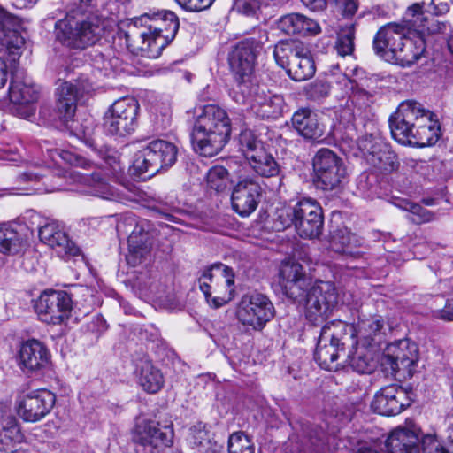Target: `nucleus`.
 <instances>
[{
    "instance_id": "1",
    "label": "nucleus",
    "mask_w": 453,
    "mask_h": 453,
    "mask_svg": "<svg viewBox=\"0 0 453 453\" xmlns=\"http://www.w3.org/2000/svg\"><path fill=\"white\" fill-rule=\"evenodd\" d=\"M73 8L55 23L56 40L71 49H84L94 44L117 16V0H71Z\"/></svg>"
},
{
    "instance_id": "2",
    "label": "nucleus",
    "mask_w": 453,
    "mask_h": 453,
    "mask_svg": "<svg viewBox=\"0 0 453 453\" xmlns=\"http://www.w3.org/2000/svg\"><path fill=\"white\" fill-rule=\"evenodd\" d=\"M389 127L392 137L403 145L432 146L441 136L437 116L413 100L400 104L389 118Z\"/></svg>"
},
{
    "instance_id": "3",
    "label": "nucleus",
    "mask_w": 453,
    "mask_h": 453,
    "mask_svg": "<svg viewBox=\"0 0 453 453\" xmlns=\"http://www.w3.org/2000/svg\"><path fill=\"white\" fill-rule=\"evenodd\" d=\"M56 157L73 166L93 170L90 175L76 172L70 174L74 182L80 183L87 188L86 192L105 200L119 202L123 200L121 192L110 185L103 177L104 175L109 179L119 180L124 167L118 157L108 155L102 157L101 163H97L94 159L87 158L71 150H55L51 157L56 160Z\"/></svg>"
},
{
    "instance_id": "4",
    "label": "nucleus",
    "mask_w": 453,
    "mask_h": 453,
    "mask_svg": "<svg viewBox=\"0 0 453 453\" xmlns=\"http://www.w3.org/2000/svg\"><path fill=\"white\" fill-rule=\"evenodd\" d=\"M230 132V119L226 111L216 104H206L201 108L193 126L194 150L201 156L213 157L226 145Z\"/></svg>"
},
{
    "instance_id": "5",
    "label": "nucleus",
    "mask_w": 453,
    "mask_h": 453,
    "mask_svg": "<svg viewBox=\"0 0 453 453\" xmlns=\"http://www.w3.org/2000/svg\"><path fill=\"white\" fill-rule=\"evenodd\" d=\"M324 218L320 204L312 198H302L294 205L282 207L277 211L273 227L282 231L294 226L300 237L314 239L323 230Z\"/></svg>"
},
{
    "instance_id": "6",
    "label": "nucleus",
    "mask_w": 453,
    "mask_h": 453,
    "mask_svg": "<svg viewBox=\"0 0 453 453\" xmlns=\"http://www.w3.org/2000/svg\"><path fill=\"white\" fill-rule=\"evenodd\" d=\"M353 332V326L342 320H333L322 327L314 353V359L322 369H338L337 360L344 357L346 346L355 345Z\"/></svg>"
},
{
    "instance_id": "7",
    "label": "nucleus",
    "mask_w": 453,
    "mask_h": 453,
    "mask_svg": "<svg viewBox=\"0 0 453 453\" xmlns=\"http://www.w3.org/2000/svg\"><path fill=\"white\" fill-rule=\"evenodd\" d=\"M170 19L169 33L162 35L163 27L150 26L149 27L139 28L138 21H131L125 32L127 46L135 55L148 58H158L162 50L174 39L178 32V25L172 14H167Z\"/></svg>"
},
{
    "instance_id": "8",
    "label": "nucleus",
    "mask_w": 453,
    "mask_h": 453,
    "mask_svg": "<svg viewBox=\"0 0 453 453\" xmlns=\"http://www.w3.org/2000/svg\"><path fill=\"white\" fill-rule=\"evenodd\" d=\"M230 95L236 103L247 105L262 119L280 118L286 107L282 96L266 91L265 87L256 83L235 85Z\"/></svg>"
},
{
    "instance_id": "9",
    "label": "nucleus",
    "mask_w": 453,
    "mask_h": 453,
    "mask_svg": "<svg viewBox=\"0 0 453 453\" xmlns=\"http://www.w3.org/2000/svg\"><path fill=\"white\" fill-rule=\"evenodd\" d=\"M199 287L210 305L219 308L234 298V273L226 265L219 264L203 271Z\"/></svg>"
},
{
    "instance_id": "10",
    "label": "nucleus",
    "mask_w": 453,
    "mask_h": 453,
    "mask_svg": "<svg viewBox=\"0 0 453 453\" xmlns=\"http://www.w3.org/2000/svg\"><path fill=\"white\" fill-rule=\"evenodd\" d=\"M312 165L315 184L322 190L337 189L348 179V171L343 160L327 148L317 151L312 159Z\"/></svg>"
},
{
    "instance_id": "11",
    "label": "nucleus",
    "mask_w": 453,
    "mask_h": 453,
    "mask_svg": "<svg viewBox=\"0 0 453 453\" xmlns=\"http://www.w3.org/2000/svg\"><path fill=\"white\" fill-rule=\"evenodd\" d=\"M338 295L334 285L330 281L311 280L303 299L296 300L305 305V315L313 324L324 321L337 304Z\"/></svg>"
},
{
    "instance_id": "12",
    "label": "nucleus",
    "mask_w": 453,
    "mask_h": 453,
    "mask_svg": "<svg viewBox=\"0 0 453 453\" xmlns=\"http://www.w3.org/2000/svg\"><path fill=\"white\" fill-rule=\"evenodd\" d=\"M25 44V39L20 35L19 25L0 6V52L4 60L0 58V88H4L7 81V64H15Z\"/></svg>"
},
{
    "instance_id": "13",
    "label": "nucleus",
    "mask_w": 453,
    "mask_h": 453,
    "mask_svg": "<svg viewBox=\"0 0 453 453\" xmlns=\"http://www.w3.org/2000/svg\"><path fill=\"white\" fill-rule=\"evenodd\" d=\"M178 148L171 142L157 139L148 142L135 156L134 166L141 173L155 174L173 166Z\"/></svg>"
},
{
    "instance_id": "14",
    "label": "nucleus",
    "mask_w": 453,
    "mask_h": 453,
    "mask_svg": "<svg viewBox=\"0 0 453 453\" xmlns=\"http://www.w3.org/2000/svg\"><path fill=\"white\" fill-rule=\"evenodd\" d=\"M138 102L131 96L116 100L104 116V129L112 135L125 136L134 132L138 127Z\"/></svg>"
},
{
    "instance_id": "15",
    "label": "nucleus",
    "mask_w": 453,
    "mask_h": 453,
    "mask_svg": "<svg viewBox=\"0 0 453 453\" xmlns=\"http://www.w3.org/2000/svg\"><path fill=\"white\" fill-rule=\"evenodd\" d=\"M116 230L119 234H127L132 230L127 240V264L134 267L145 261L151 248L149 234L145 231V221H138L134 215L127 213L119 217Z\"/></svg>"
},
{
    "instance_id": "16",
    "label": "nucleus",
    "mask_w": 453,
    "mask_h": 453,
    "mask_svg": "<svg viewBox=\"0 0 453 453\" xmlns=\"http://www.w3.org/2000/svg\"><path fill=\"white\" fill-rule=\"evenodd\" d=\"M240 150L248 160L251 168L258 175L265 178L280 174V168L264 143L257 138L251 130L245 129L239 135Z\"/></svg>"
},
{
    "instance_id": "17",
    "label": "nucleus",
    "mask_w": 453,
    "mask_h": 453,
    "mask_svg": "<svg viewBox=\"0 0 453 453\" xmlns=\"http://www.w3.org/2000/svg\"><path fill=\"white\" fill-rule=\"evenodd\" d=\"M275 310L270 299L260 293L242 296L236 309V318L243 326L260 331L274 317Z\"/></svg>"
},
{
    "instance_id": "18",
    "label": "nucleus",
    "mask_w": 453,
    "mask_h": 453,
    "mask_svg": "<svg viewBox=\"0 0 453 453\" xmlns=\"http://www.w3.org/2000/svg\"><path fill=\"white\" fill-rule=\"evenodd\" d=\"M35 311L38 319L43 323L65 324L71 316V296L62 290H44L35 301Z\"/></svg>"
},
{
    "instance_id": "19",
    "label": "nucleus",
    "mask_w": 453,
    "mask_h": 453,
    "mask_svg": "<svg viewBox=\"0 0 453 453\" xmlns=\"http://www.w3.org/2000/svg\"><path fill=\"white\" fill-rule=\"evenodd\" d=\"M364 159L381 173H391L400 165L396 154L379 136L366 134L357 141Z\"/></svg>"
},
{
    "instance_id": "20",
    "label": "nucleus",
    "mask_w": 453,
    "mask_h": 453,
    "mask_svg": "<svg viewBox=\"0 0 453 453\" xmlns=\"http://www.w3.org/2000/svg\"><path fill=\"white\" fill-rule=\"evenodd\" d=\"M260 50V42L255 38L242 40L233 48L228 56V62L236 85L254 83L252 75Z\"/></svg>"
},
{
    "instance_id": "21",
    "label": "nucleus",
    "mask_w": 453,
    "mask_h": 453,
    "mask_svg": "<svg viewBox=\"0 0 453 453\" xmlns=\"http://www.w3.org/2000/svg\"><path fill=\"white\" fill-rule=\"evenodd\" d=\"M418 361V349L409 339H401L387 345L381 365L392 374L403 371L408 375L415 372Z\"/></svg>"
},
{
    "instance_id": "22",
    "label": "nucleus",
    "mask_w": 453,
    "mask_h": 453,
    "mask_svg": "<svg viewBox=\"0 0 453 453\" xmlns=\"http://www.w3.org/2000/svg\"><path fill=\"white\" fill-rule=\"evenodd\" d=\"M55 395L44 388L29 391L19 396L17 411L26 422L35 423L44 418L55 405Z\"/></svg>"
},
{
    "instance_id": "23",
    "label": "nucleus",
    "mask_w": 453,
    "mask_h": 453,
    "mask_svg": "<svg viewBox=\"0 0 453 453\" xmlns=\"http://www.w3.org/2000/svg\"><path fill=\"white\" fill-rule=\"evenodd\" d=\"M93 90V86L87 80H77L75 83L62 82L56 88V108L58 118L68 122L74 116L77 103L85 95Z\"/></svg>"
},
{
    "instance_id": "24",
    "label": "nucleus",
    "mask_w": 453,
    "mask_h": 453,
    "mask_svg": "<svg viewBox=\"0 0 453 453\" xmlns=\"http://www.w3.org/2000/svg\"><path fill=\"white\" fill-rule=\"evenodd\" d=\"M279 276L285 295L294 301L303 298L312 280L303 265L293 259H286L281 263Z\"/></svg>"
},
{
    "instance_id": "25",
    "label": "nucleus",
    "mask_w": 453,
    "mask_h": 453,
    "mask_svg": "<svg viewBox=\"0 0 453 453\" xmlns=\"http://www.w3.org/2000/svg\"><path fill=\"white\" fill-rule=\"evenodd\" d=\"M411 404L407 393L395 384L380 388L371 403L372 411L383 416L399 414Z\"/></svg>"
},
{
    "instance_id": "26",
    "label": "nucleus",
    "mask_w": 453,
    "mask_h": 453,
    "mask_svg": "<svg viewBox=\"0 0 453 453\" xmlns=\"http://www.w3.org/2000/svg\"><path fill=\"white\" fill-rule=\"evenodd\" d=\"M408 34L398 23H388L382 27L373 38V50L376 55L391 63L395 54L403 45Z\"/></svg>"
},
{
    "instance_id": "27",
    "label": "nucleus",
    "mask_w": 453,
    "mask_h": 453,
    "mask_svg": "<svg viewBox=\"0 0 453 453\" xmlns=\"http://www.w3.org/2000/svg\"><path fill=\"white\" fill-rule=\"evenodd\" d=\"M8 96L10 101L17 105V113L21 118L30 119L35 115V103L39 98V92L34 84L15 76L11 81Z\"/></svg>"
},
{
    "instance_id": "28",
    "label": "nucleus",
    "mask_w": 453,
    "mask_h": 453,
    "mask_svg": "<svg viewBox=\"0 0 453 453\" xmlns=\"http://www.w3.org/2000/svg\"><path fill=\"white\" fill-rule=\"evenodd\" d=\"M260 196V185L251 179H243L234 187L232 207L240 216L247 217L257 209Z\"/></svg>"
},
{
    "instance_id": "29",
    "label": "nucleus",
    "mask_w": 453,
    "mask_h": 453,
    "mask_svg": "<svg viewBox=\"0 0 453 453\" xmlns=\"http://www.w3.org/2000/svg\"><path fill=\"white\" fill-rule=\"evenodd\" d=\"M39 238L42 242L55 250L60 257L76 256L79 253V249L69 239L64 226L59 222L50 221L41 226Z\"/></svg>"
},
{
    "instance_id": "30",
    "label": "nucleus",
    "mask_w": 453,
    "mask_h": 453,
    "mask_svg": "<svg viewBox=\"0 0 453 453\" xmlns=\"http://www.w3.org/2000/svg\"><path fill=\"white\" fill-rule=\"evenodd\" d=\"M18 360L19 366L25 372H37L49 364L50 353L42 342L30 339L21 343Z\"/></svg>"
},
{
    "instance_id": "31",
    "label": "nucleus",
    "mask_w": 453,
    "mask_h": 453,
    "mask_svg": "<svg viewBox=\"0 0 453 453\" xmlns=\"http://www.w3.org/2000/svg\"><path fill=\"white\" fill-rule=\"evenodd\" d=\"M354 329L352 335L356 344H365L368 347L378 348L384 334V319L381 316L375 315L360 319Z\"/></svg>"
},
{
    "instance_id": "32",
    "label": "nucleus",
    "mask_w": 453,
    "mask_h": 453,
    "mask_svg": "<svg viewBox=\"0 0 453 453\" xmlns=\"http://www.w3.org/2000/svg\"><path fill=\"white\" fill-rule=\"evenodd\" d=\"M376 348L365 344L346 346V352L342 363L349 365L358 373H370L375 367L374 353Z\"/></svg>"
},
{
    "instance_id": "33",
    "label": "nucleus",
    "mask_w": 453,
    "mask_h": 453,
    "mask_svg": "<svg viewBox=\"0 0 453 453\" xmlns=\"http://www.w3.org/2000/svg\"><path fill=\"white\" fill-rule=\"evenodd\" d=\"M136 430L139 443L151 452L172 443V433L166 427L163 431L155 421H144L137 425Z\"/></svg>"
},
{
    "instance_id": "34",
    "label": "nucleus",
    "mask_w": 453,
    "mask_h": 453,
    "mask_svg": "<svg viewBox=\"0 0 453 453\" xmlns=\"http://www.w3.org/2000/svg\"><path fill=\"white\" fill-rule=\"evenodd\" d=\"M421 437L415 430L397 427L385 441L388 453H420L418 441Z\"/></svg>"
},
{
    "instance_id": "35",
    "label": "nucleus",
    "mask_w": 453,
    "mask_h": 453,
    "mask_svg": "<svg viewBox=\"0 0 453 453\" xmlns=\"http://www.w3.org/2000/svg\"><path fill=\"white\" fill-rule=\"evenodd\" d=\"M293 127L305 139L319 140L324 135V126L318 114L308 108L297 110L291 119Z\"/></svg>"
},
{
    "instance_id": "36",
    "label": "nucleus",
    "mask_w": 453,
    "mask_h": 453,
    "mask_svg": "<svg viewBox=\"0 0 453 453\" xmlns=\"http://www.w3.org/2000/svg\"><path fill=\"white\" fill-rule=\"evenodd\" d=\"M135 374L139 385L148 393L155 394L164 386L165 380L160 370L146 357L136 362Z\"/></svg>"
},
{
    "instance_id": "37",
    "label": "nucleus",
    "mask_w": 453,
    "mask_h": 453,
    "mask_svg": "<svg viewBox=\"0 0 453 453\" xmlns=\"http://www.w3.org/2000/svg\"><path fill=\"white\" fill-rule=\"evenodd\" d=\"M277 27L287 35H317L320 31L317 21L300 13H289L280 17Z\"/></svg>"
},
{
    "instance_id": "38",
    "label": "nucleus",
    "mask_w": 453,
    "mask_h": 453,
    "mask_svg": "<svg viewBox=\"0 0 453 453\" xmlns=\"http://www.w3.org/2000/svg\"><path fill=\"white\" fill-rule=\"evenodd\" d=\"M426 39L422 36L407 35L403 45L400 46L391 63L402 66H410L415 64L426 51Z\"/></svg>"
},
{
    "instance_id": "39",
    "label": "nucleus",
    "mask_w": 453,
    "mask_h": 453,
    "mask_svg": "<svg viewBox=\"0 0 453 453\" xmlns=\"http://www.w3.org/2000/svg\"><path fill=\"white\" fill-rule=\"evenodd\" d=\"M27 247L24 235L12 224L0 226V253L8 256L21 254Z\"/></svg>"
},
{
    "instance_id": "40",
    "label": "nucleus",
    "mask_w": 453,
    "mask_h": 453,
    "mask_svg": "<svg viewBox=\"0 0 453 453\" xmlns=\"http://www.w3.org/2000/svg\"><path fill=\"white\" fill-rule=\"evenodd\" d=\"M23 438L17 419L12 415L3 416L0 422V451L13 452Z\"/></svg>"
},
{
    "instance_id": "41",
    "label": "nucleus",
    "mask_w": 453,
    "mask_h": 453,
    "mask_svg": "<svg viewBox=\"0 0 453 453\" xmlns=\"http://www.w3.org/2000/svg\"><path fill=\"white\" fill-rule=\"evenodd\" d=\"M286 71L292 80L303 81L313 76L316 67L311 54L302 47L299 52L296 53V57Z\"/></svg>"
},
{
    "instance_id": "42",
    "label": "nucleus",
    "mask_w": 453,
    "mask_h": 453,
    "mask_svg": "<svg viewBox=\"0 0 453 453\" xmlns=\"http://www.w3.org/2000/svg\"><path fill=\"white\" fill-rule=\"evenodd\" d=\"M335 83L344 89L353 88V81L345 74L331 70L326 80H317L311 86V95L315 97H325L328 96L332 85Z\"/></svg>"
},
{
    "instance_id": "43",
    "label": "nucleus",
    "mask_w": 453,
    "mask_h": 453,
    "mask_svg": "<svg viewBox=\"0 0 453 453\" xmlns=\"http://www.w3.org/2000/svg\"><path fill=\"white\" fill-rule=\"evenodd\" d=\"M359 245L360 242L356 234L350 233L347 228L335 231L330 239V249L332 250L355 257L360 254L354 250Z\"/></svg>"
},
{
    "instance_id": "44",
    "label": "nucleus",
    "mask_w": 453,
    "mask_h": 453,
    "mask_svg": "<svg viewBox=\"0 0 453 453\" xmlns=\"http://www.w3.org/2000/svg\"><path fill=\"white\" fill-rule=\"evenodd\" d=\"M134 286L141 295L148 297H156L163 290V286L158 280V273L151 269H146L138 273Z\"/></svg>"
},
{
    "instance_id": "45",
    "label": "nucleus",
    "mask_w": 453,
    "mask_h": 453,
    "mask_svg": "<svg viewBox=\"0 0 453 453\" xmlns=\"http://www.w3.org/2000/svg\"><path fill=\"white\" fill-rule=\"evenodd\" d=\"M90 65L97 74L109 77L119 72L120 60L119 58L111 56V54H104L97 50H94L90 54Z\"/></svg>"
},
{
    "instance_id": "46",
    "label": "nucleus",
    "mask_w": 453,
    "mask_h": 453,
    "mask_svg": "<svg viewBox=\"0 0 453 453\" xmlns=\"http://www.w3.org/2000/svg\"><path fill=\"white\" fill-rule=\"evenodd\" d=\"M423 10L420 4H414L404 12L400 25L402 27H404L408 35H419V30L425 26V21L427 17Z\"/></svg>"
},
{
    "instance_id": "47",
    "label": "nucleus",
    "mask_w": 453,
    "mask_h": 453,
    "mask_svg": "<svg viewBox=\"0 0 453 453\" xmlns=\"http://www.w3.org/2000/svg\"><path fill=\"white\" fill-rule=\"evenodd\" d=\"M301 49L302 46L293 41H280L274 45L273 52L276 64L286 70Z\"/></svg>"
},
{
    "instance_id": "48",
    "label": "nucleus",
    "mask_w": 453,
    "mask_h": 453,
    "mask_svg": "<svg viewBox=\"0 0 453 453\" xmlns=\"http://www.w3.org/2000/svg\"><path fill=\"white\" fill-rule=\"evenodd\" d=\"M188 441L194 453H201L215 442L211 440L209 432L202 424L190 428Z\"/></svg>"
},
{
    "instance_id": "49",
    "label": "nucleus",
    "mask_w": 453,
    "mask_h": 453,
    "mask_svg": "<svg viewBox=\"0 0 453 453\" xmlns=\"http://www.w3.org/2000/svg\"><path fill=\"white\" fill-rule=\"evenodd\" d=\"M206 181L209 188L217 192H222L229 187L231 179L228 171L224 166L214 165L209 169Z\"/></svg>"
},
{
    "instance_id": "50",
    "label": "nucleus",
    "mask_w": 453,
    "mask_h": 453,
    "mask_svg": "<svg viewBox=\"0 0 453 453\" xmlns=\"http://www.w3.org/2000/svg\"><path fill=\"white\" fill-rule=\"evenodd\" d=\"M354 38L355 28L353 25L341 27L337 33L334 46L337 54L342 57L351 55L354 51Z\"/></svg>"
},
{
    "instance_id": "51",
    "label": "nucleus",
    "mask_w": 453,
    "mask_h": 453,
    "mask_svg": "<svg viewBox=\"0 0 453 453\" xmlns=\"http://www.w3.org/2000/svg\"><path fill=\"white\" fill-rule=\"evenodd\" d=\"M228 453H255L254 444L243 432L233 433L228 439Z\"/></svg>"
},
{
    "instance_id": "52",
    "label": "nucleus",
    "mask_w": 453,
    "mask_h": 453,
    "mask_svg": "<svg viewBox=\"0 0 453 453\" xmlns=\"http://www.w3.org/2000/svg\"><path fill=\"white\" fill-rule=\"evenodd\" d=\"M423 453H453L447 446L439 441L435 434H426L421 436Z\"/></svg>"
},
{
    "instance_id": "53",
    "label": "nucleus",
    "mask_w": 453,
    "mask_h": 453,
    "mask_svg": "<svg viewBox=\"0 0 453 453\" xmlns=\"http://www.w3.org/2000/svg\"><path fill=\"white\" fill-rule=\"evenodd\" d=\"M261 0H234V9L246 16H253L259 10Z\"/></svg>"
},
{
    "instance_id": "54",
    "label": "nucleus",
    "mask_w": 453,
    "mask_h": 453,
    "mask_svg": "<svg viewBox=\"0 0 453 453\" xmlns=\"http://www.w3.org/2000/svg\"><path fill=\"white\" fill-rule=\"evenodd\" d=\"M445 28L446 25L444 23L440 22L438 19L433 17V15H427L425 21V26H423L421 30H419V35L418 36H422L424 39H426V35L440 33Z\"/></svg>"
},
{
    "instance_id": "55",
    "label": "nucleus",
    "mask_w": 453,
    "mask_h": 453,
    "mask_svg": "<svg viewBox=\"0 0 453 453\" xmlns=\"http://www.w3.org/2000/svg\"><path fill=\"white\" fill-rule=\"evenodd\" d=\"M183 10L201 12L209 8L215 0H174Z\"/></svg>"
},
{
    "instance_id": "56",
    "label": "nucleus",
    "mask_w": 453,
    "mask_h": 453,
    "mask_svg": "<svg viewBox=\"0 0 453 453\" xmlns=\"http://www.w3.org/2000/svg\"><path fill=\"white\" fill-rule=\"evenodd\" d=\"M21 150H24L21 144H19V148L17 146H6L0 148V159L19 164L22 162Z\"/></svg>"
},
{
    "instance_id": "57",
    "label": "nucleus",
    "mask_w": 453,
    "mask_h": 453,
    "mask_svg": "<svg viewBox=\"0 0 453 453\" xmlns=\"http://www.w3.org/2000/svg\"><path fill=\"white\" fill-rule=\"evenodd\" d=\"M166 14H172L175 18L176 23L178 25V27H180V22L177 15L171 11L163 10L155 14V21L158 23L157 25H155L154 27H163V32H160L162 35H166L167 33H169V25H170V19H168V15Z\"/></svg>"
},
{
    "instance_id": "58",
    "label": "nucleus",
    "mask_w": 453,
    "mask_h": 453,
    "mask_svg": "<svg viewBox=\"0 0 453 453\" xmlns=\"http://www.w3.org/2000/svg\"><path fill=\"white\" fill-rule=\"evenodd\" d=\"M334 2L345 17H352L358 8L357 0H334Z\"/></svg>"
},
{
    "instance_id": "59",
    "label": "nucleus",
    "mask_w": 453,
    "mask_h": 453,
    "mask_svg": "<svg viewBox=\"0 0 453 453\" xmlns=\"http://www.w3.org/2000/svg\"><path fill=\"white\" fill-rule=\"evenodd\" d=\"M392 203L396 207L413 214H418L422 211V208L418 204L413 203L406 199L393 198Z\"/></svg>"
},
{
    "instance_id": "60",
    "label": "nucleus",
    "mask_w": 453,
    "mask_h": 453,
    "mask_svg": "<svg viewBox=\"0 0 453 453\" xmlns=\"http://www.w3.org/2000/svg\"><path fill=\"white\" fill-rule=\"evenodd\" d=\"M435 317L447 321H453V299L448 300L441 310H438Z\"/></svg>"
},
{
    "instance_id": "61",
    "label": "nucleus",
    "mask_w": 453,
    "mask_h": 453,
    "mask_svg": "<svg viewBox=\"0 0 453 453\" xmlns=\"http://www.w3.org/2000/svg\"><path fill=\"white\" fill-rule=\"evenodd\" d=\"M426 12L433 16L443 15L449 12V5L447 3L443 2H441L438 4L434 3L432 6L426 9Z\"/></svg>"
},
{
    "instance_id": "62",
    "label": "nucleus",
    "mask_w": 453,
    "mask_h": 453,
    "mask_svg": "<svg viewBox=\"0 0 453 453\" xmlns=\"http://www.w3.org/2000/svg\"><path fill=\"white\" fill-rule=\"evenodd\" d=\"M302 2L313 11L323 10L327 4V0H302Z\"/></svg>"
},
{
    "instance_id": "63",
    "label": "nucleus",
    "mask_w": 453,
    "mask_h": 453,
    "mask_svg": "<svg viewBox=\"0 0 453 453\" xmlns=\"http://www.w3.org/2000/svg\"><path fill=\"white\" fill-rule=\"evenodd\" d=\"M368 180L369 176L366 173H362L357 179V187L363 194H367L370 196L369 191L370 188L368 187Z\"/></svg>"
},
{
    "instance_id": "64",
    "label": "nucleus",
    "mask_w": 453,
    "mask_h": 453,
    "mask_svg": "<svg viewBox=\"0 0 453 453\" xmlns=\"http://www.w3.org/2000/svg\"><path fill=\"white\" fill-rule=\"evenodd\" d=\"M357 453H383L380 445L373 443L372 445L363 446L358 449Z\"/></svg>"
}]
</instances>
